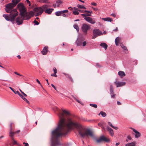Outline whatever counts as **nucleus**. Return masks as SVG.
<instances>
[{
    "instance_id": "5fc2aeb1",
    "label": "nucleus",
    "mask_w": 146,
    "mask_h": 146,
    "mask_svg": "<svg viewBox=\"0 0 146 146\" xmlns=\"http://www.w3.org/2000/svg\"><path fill=\"white\" fill-rule=\"evenodd\" d=\"M127 138L129 139V140H131V137L129 136V135L127 136Z\"/></svg>"
},
{
    "instance_id": "c03bdc74",
    "label": "nucleus",
    "mask_w": 146,
    "mask_h": 146,
    "mask_svg": "<svg viewBox=\"0 0 146 146\" xmlns=\"http://www.w3.org/2000/svg\"><path fill=\"white\" fill-rule=\"evenodd\" d=\"M74 99H75V100H76L78 103L82 104L81 102H80V100H78L76 98H74Z\"/></svg>"
},
{
    "instance_id": "20e7f679",
    "label": "nucleus",
    "mask_w": 146,
    "mask_h": 146,
    "mask_svg": "<svg viewBox=\"0 0 146 146\" xmlns=\"http://www.w3.org/2000/svg\"><path fill=\"white\" fill-rule=\"evenodd\" d=\"M42 7L43 6L41 7H36L34 9L33 11L36 16L40 15L43 12L44 9Z\"/></svg>"
},
{
    "instance_id": "a18cd8bd",
    "label": "nucleus",
    "mask_w": 146,
    "mask_h": 146,
    "mask_svg": "<svg viewBox=\"0 0 146 146\" xmlns=\"http://www.w3.org/2000/svg\"><path fill=\"white\" fill-rule=\"evenodd\" d=\"M51 76H54L55 77H57V75L56 74H55V73L51 74Z\"/></svg>"
},
{
    "instance_id": "bb28decb",
    "label": "nucleus",
    "mask_w": 146,
    "mask_h": 146,
    "mask_svg": "<svg viewBox=\"0 0 146 146\" xmlns=\"http://www.w3.org/2000/svg\"><path fill=\"white\" fill-rule=\"evenodd\" d=\"M12 130H10L9 133V136L11 137V139H12V138H13V136L14 134H15L14 132H13L12 131Z\"/></svg>"
},
{
    "instance_id": "e433bc0d",
    "label": "nucleus",
    "mask_w": 146,
    "mask_h": 146,
    "mask_svg": "<svg viewBox=\"0 0 146 146\" xmlns=\"http://www.w3.org/2000/svg\"><path fill=\"white\" fill-rule=\"evenodd\" d=\"M87 44L86 42V41H84L82 43V44L83 46H86Z\"/></svg>"
},
{
    "instance_id": "4d7b16f0",
    "label": "nucleus",
    "mask_w": 146,
    "mask_h": 146,
    "mask_svg": "<svg viewBox=\"0 0 146 146\" xmlns=\"http://www.w3.org/2000/svg\"><path fill=\"white\" fill-rule=\"evenodd\" d=\"M81 15L83 17H84V18L85 17H86L85 14H81Z\"/></svg>"
},
{
    "instance_id": "f3484780",
    "label": "nucleus",
    "mask_w": 146,
    "mask_h": 146,
    "mask_svg": "<svg viewBox=\"0 0 146 146\" xmlns=\"http://www.w3.org/2000/svg\"><path fill=\"white\" fill-rule=\"evenodd\" d=\"M84 13H86L85 14L86 15V16H91V14L92 13V11H88L85 10L84 11Z\"/></svg>"
},
{
    "instance_id": "6e6552de",
    "label": "nucleus",
    "mask_w": 146,
    "mask_h": 146,
    "mask_svg": "<svg viewBox=\"0 0 146 146\" xmlns=\"http://www.w3.org/2000/svg\"><path fill=\"white\" fill-rule=\"evenodd\" d=\"M93 36L92 38L94 39L96 38L98 36H99L102 35V33L99 29H95L93 31Z\"/></svg>"
},
{
    "instance_id": "c85d7f7f",
    "label": "nucleus",
    "mask_w": 146,
    "mask_h": 146,
    "mask_svg": "<svg viewBox=\"0 0 146 146\" xmlns=\"http://www.w3.org/2000/svg\"><path fill=\"white\" fill-rule=\"evenodd\" d=\"M12 141H13V145L17 144V145H20L18 143H17V141L15 140L13 138H12Z\"/></svg>"
},
{
    "instance_id": "aec40b11",
    "label": "nucleus",
    "mask_w": 146,
    "mask_h": 146,
    "mask_svg": "<svg viewBox=\"0 0 146 146\" xmlns=\"http://www.w3.org/2000/svg\"><path fill=\"white\" fill-rule=\"evenodd\" d=\"M107 130L109 132L110 135L111 136H113V131L112 129L110 127H108Z\"/></svg>"
},
{
    "instance_id": "39448f33",
    "label": "nucleus",
    "mask_w": 146,
    "mask_h": 146,
    "mask_svg": "<svg viewBox=\"0 0 146 146\" xmlns=\"http://www.w3.org/2000/svg\"><path fill=\"white\" fill-rule=\"evenodd\" d=\"M110 140L109 139L105 137L104 136H102L100 138L95 139L96 142L98 143H100L103 141L108 142Z\"/></svg>"
},
{
    "instance_id": "1a4fd4ad",
    "label": "nucleus",
    "mask_w": 146,
    "mask_h": 146,
    "mask_svg": "<svg viewBox=\"0 0 146 146\" xmlns=\"http://www.w3.org/2000/svg\"><path fill=\"white\" fill-rule=\"evenodd\" d=\"M24 17L23 16L21 17H18L15 19V21L18 25H19L22 24L23 20H25L24 19Z\"/></svg>"
},
{
    "instance_id": "b1692460",
    "label": "nucleus",
    "mask_w": 146,
    "mask_h": 146,
    "mask_svg": "<svg viewBox=\"0 0 146 146\" xmlns=\"http://www.w3.org/2000/svg\"><path fill=\"white\" fill-rule=\"evenodd\" d=\"M64 74L65 76H66L69 78V79L72 81L73 82V80L72 78L68 74H66V73H64Z\"/></svg>"
},
{
    "instance_id": "7c9ffc66",
    "label": "nucleus",
    "mask_w": 146,
    "mask_h": 146,
    "mask_svg": "<svg viewBox=\"0 0 146 146\" xmlns=\"http://www.w3.org/2000/svg\"><path fill=\"white\" fill-rule=\"evenodd\" d=\"M73 27L75 29H76V30L78 31H79V28L78 26V25H77L74 24L73 25Z\"/></svg>"
},
{
    "instance_id": "774afa93",
    "label": "nucleus",
    "mask_w": 146,
    "mask_h": 146,
    "mask_svg": "<svg viewBox=\"0 0 146 146\" xmlns=\"http://www.w3.org/2000/svg\"><path fill=\"white\" fill-rule=\"evenodd\" d=\"M117 30H118V28H117V27H116V29H115V30H113V31H117Z\"/></svg>"
},
{
    "instance_id": "864d4df0",
    "label": "nucleus",
    "mask_w": 146,
    "mask_h": 146,
    "mask_svg": "<svg viewBox=\"0 0 146 146\" xmlns=\"http://www.w3.org/2000/svg\"><path fill=\"white\" fill-rule=\"evenodd\" d=\"M14 73H15V74H17V75H19V76H22V75H21L20 74H19V73H17V72H14Z\"/></svg>"
},
{
    "instance_id": "ddd939ff",
    "label": "nucleus",
    "mask_w": 146,
    "mask_h": 146,
    "mask_svg": "<svg viewBox=\"0 0 146 146\" xmlns=\"http://www.w3.org/2000/svg\"><path fill=\"white\" fill-rule=\"evenodd\" d=\"M114 84L116 85L117 87L122 86L125 85V83L123 82H118L115 81L114 82Z\"/></svg>"
},
{
    "instance_id": "8fccbe9b",
    "label": "nucleus",
    "mask_w": 146,
    "mask_h": 146,
    "mask_svg": "<svg viewBox=\"0 0 146 146\" xmlns=\"http://www.w3.org/2000/svg\"><path fill=\"white\" fill-rule=\"evenodd\" d=\"M19 96L21 97L22 99H23V98H24V97L23 96V95H22L21 94H20V93L19 94Z\"/></svg>"
},
{
    "instance_id": "0eeeda50",
    "label": "nucleus",
    "mask_w": 146,
    "mask_h": 146,
    "mask_svg": "<svg viewBox=\"0 0 146 146\" xmlns=\"http://www.w3.org/2000/svg\"><path fill=\"white\" fill-rule=\"evenodd\" d=\"M90 26L84 23L82 25V29L84 34L86 35L87 33L88 30L90 29Z\"/></svg>"
},
{
    "instance_id": "4be33fe9",
    "label": "nucleus",
    "mask_w": 146,
    "mask_h": 146,
    "mask_svg": "<svg viewBox=\"0 0 146 146\" xmlns=\"http://www.w3.org/2000/svg\"><path fill=\"white\" fill-rule=\"evenodd\" d=\"M100 46L104 48L105 50H106L108 47V45L105 43H102L100 44Z\"/></svg>"
},
{
    "instance_id": "412c9836",
    "label": "nucleus",
    "mask_w": 146,
    "mask_h": 146,
    "mask_svg": "<svg viewBox=\"0 0 146 146\" xmlns=\"http://www.w3.org/2000/svg\"><path fill=\"white\" fill-rule=\"evenodd\" d=\"M102 19L104 21H110V22L113 21V19L109 17H107L106 18H102Z\"/></svg>"
},
{
    "instance_id": "79ce46f5",
    "label": "nucleus",
    "mask_w": 146,
    "mask_h": 146,
    "mask_svg": "<svg viewBox=\"0 0 146 146\" xmlns=\"http://www.w3.org/2000/svg\"><path fill=\"white\" fill-rule=\"evenodd\" d=\"M36 81L40 85V86H41L42 88V85H41V84L40 83V82L37 79H36Z\"/></svg>"
},
{
    "instance_id": "4c0bfd02",
    "label": "nucleus",
    "mask_w": 146,
    "mask_h": 146,
    "mask_svg": "<svg viewBox=\"0 0 146 146\" xmlns=\"http://www.w3.org/2000/svg\"><path fill=\"white\" fill-rule=\"evenodd\" d=\"M13 123L12 122H10V130H12V125L13 124Z\"/></svg>"
},
{
    "instance_id": "052dcab7",
    "label": "nucleus",
    "mask_w": 146,
    "mask_h": 146,
    "mask_svg": "<svg viewBox=\"0 0 146 146\" xmlns=\"http://www.w3.org/2000/svg\"><path fill=\"white\" fill-rule=\"evenodd\" d=\"M20 131L19 130H18L14 132V133H15V134L16 133H18L20 132Z\"/></svg>"
},
{
    "instance_id": "72a5a7b5",
    "label": "nucleus",
    "mask_w": 146,
    "mask_h": 146,
    "mask_svg": "<svg viewBox=\"0 0 146 146\" xmlns=\"http://www.w3.org/2000/svg\"><path fill=\"white\" fill-rule=\"evenodd\" d=\"M73 14L74 15H78L79 14V13L78 11H73Z\"/></svg>"
},
{
    "instance_id": "cd10ccee",
    "label": "nucleus",
    "mask_w": 146,
    "mask_h": 146,
    "mask_svg": "<svg viewBox=\"0 0 146 146\" xmlns=\"http://www.w3.org/2000/svg\"><path fill=\"white\" fill-rule=\"evenodd\" d=\"M62 3V1H61L60 0H57L56 4H55V5L57 7H59Z\"/></svg>"
},
{
    "instance_id": "bf43d9fd",
    "label": "nucleus",
    "mask_w": 146,
    "mask_h": 146,
    "mask_svg": "<svg viewBox=\"0 0 146 146\" xmlns=\"http://www.w3.org/2000/svg\"><path fill=\"white\" fill-rule=\"evenodd\" d=\"M78 11L81 12V13H84V11L83 10H78Z\"/></svg>"
},
{
    "instance_id": "37998d69",
    "label": "nucleus",
    "mask_w": 146,
    "mask_h": 146,
    "mask_svg": "<svg viewBox=\"0 0 146 146\" xmlns=\"http://www.w3.org/2000/svg\"><path fill=\"white\" fill-rule=\"evenodd\" d=\"M66 13H62V15L61 16H62L63 17H66V14H65Z\"/></svg>"
},
{
    "instance_id": "e2e57ef3",
    "label": "nucleus",
    "mask_w": 146,
    "mask_h": 146,
    "mask_svg": "<svg viewBox=\"0 0 146 146\" xmlns=\"http://www.w3.org/2000/svg\"><path fill=\"white\" fill-rule=\"evenodd\" d=\"M111 15L113 17H115L116 16V15L115 14H111Z\"/></svg>"
},
{
    "instance_id": "393cba45",
    "label": "nucleus",
    "mask_w": 146,
    "mask_h": 146,
    "mask_svg": "<svg viewBox=\"0 0 146 146\" xmlns=\"http://www.w3.org/2000/svg\"><path fill=\"white\" fill-rule=\"evenodd\" d=\"M108 124L112 128H113V129L116 130H117L118 129V128L117 127L114 126L113 125L112 123L110 122H108Z\"/></svg>"
},
{
    "instance_id": "423d86ee",
    "label": "nucleus",
    "mask_w": 146,
    "mask_h": 146,
    "mask_svg": "<svg viewBox=\"0 0 146 146\" xmlns=\"http://www.w3.org/2000/svg\"><path fill=\"white\" fill-rule=\"evenodd\" d=\"M42 8L44 9V11L48 14H50L54 10V9L52 8H49V6L47 5H43Z\"/></svg>"
},
{
    "instance_id": "7ed1b4c3",
    "label": "nucleus",
    "mask_w": 146,
    "mask_h": 146,
    "mask_svg": "<svg viewBox=\"0 0 146 146\" xmlns=\"http://www.w3.org/2000/svg\"><path fill=\"white\" fill-rule=\"evenodd\" d=\"M17 7L20 12V15L23 17L25 20L31 18V17L27 12L26 9L22 3H20L18 4Z\"/></svg>"
},
{
    "instance_id": "2f4dec72",
    "label": "nucleus",
    "mask_w": 146,
    "mask_h": 146,
    "mask_svg": "<svg viewBox=\"0 0 146 146\" xmlns=\"http://www.w3.org/2000/svg\"><path fill=\"white\" fill-rule=\"evenodd\" d=\"M120 46L121 47L123 48L124 50H127V47L124 46L123 44H121Z\"/></svg>"
},
{
    "instance_id": "0e129e2a",
    "label": "nucleus",
    "mask_w": 146,
    "mask_h": 146,
    "mask_svg": "<svg viewBox=\"0 0 146 146\" xmlns=\"http://www.w3.org/2000/svg\"><path fill=\"white\" fill-rule=\"evenodd\" d=\"M23 94L24 96H25V97H27V95L26 94H25V93H24V92H23V93L22 94Z\"/></svg>"
},
{
    "instance_id": "5701e85b",
    "label": "nucleus",
    "mask_w": 146,
    "mask_h": 146,
    "mask_svg": "<svg viewBox=\"0 0 146 146\" xmlns=\"http://www.w3.org/2000/svg\"><path fill=\"white\" fill-rule=\"evenodd\" d=\"M118 75L121 77H123L125 76V74L123 71H120L118 72Z\"/></svg>"
},
{
    "instance_id": "680f3d73",
    "label": "nucleus",
    "mask_w": 146,
    "mask_h": 146,
    "mask_svg": "<svg viewBox=\"0 0 146 146\" xmlns=\"http://www.w3.org/2000/svg\"><path fill=\"white\" fill-rule=\"evenodd\" d=\"M98 125L100 127H102V124L101 123H99L98 124Z\"/></svg>"
},
{
    "instance_id": "f8f14e48",
    "label": "nucleus",
    "mask_w": 146,
    "mask_h": 146,
    "mask_svg": "<svg viewBox=\"0 0 146 146\" xmlns=\"http://www.w3.org/2000/svg\"><path fill=\"white\" fill-rule=\"evenodd\" d=\"M133 131L135 133V138H137L141 136V134L136 130L132 127H130Z\"/></svg>"
},
{
    "instance_id": "338daca9",
    "label": "nucleus",
    "mask_w": 146,
    "mask_h": 146,
    "mask_svg": "<svg viewBox=\"0 0 146 146\" xmlns=\"http://www.w3.org/2000/svg\"><path fill=\"white\" fill-rule=\"evenodd\" d=\"M17 57L19 59H20L21 58V57L20 55H18Z\"/></svg>"
},
{
    "instance_id": "a878e982",
    "label": "nucleus",
    "mask_w": 146,
    "mask_h": 146,
    "mask_svg": "<svg viewBox=\"0 0 146 146\" xmlns=\"http://www.w3.org/2000/svg\"><path fill=\"white\" fill-rule=\"evenodd\" d=\"M100 114L103 117H105L106 116V113L103 111H101L100 113L98 114V115H100Z\"/></svg>"
},
{
    "instance_id": "69168bd1",
    "label": "nucleus",
    "mask_w": 146,
    "mask_h": 146,
    "mask_svg": "<svg viewBox=\"0 0 146 146\" xmlns=\"http://www.w3.org/2000/svg\"><path fill=\"white\" fill-rule=\"evenodd\" d=\"M119 144V142H118V143H116V144H115V145L117 146H118Z\"/></svg>"
},
{
    "instance_id": "c756f323",
    "label": "nucleus",
    "mask_w": 146,
    "mask_h": 146,
    "mask_svg": "<svg viewBox=\"0 0 146 146\" xmlns=\"http://www.w3.org/2000/svg\"><path fill=\"white\" fill-rule=\"evenodd\" d=\"M38 1L40 3H49L47 0H38Z\"/></svg>"
},
{
    "instance_id": "603ef678",
    "label": "nucleus",
    "mask_w": 146,
    "mask_h": 146,
    "mask_svg": "<svg viewBox=\"0 0 146 146\" xmlns=\"http://www.w3.org/2000/svg\"><path fill=\"white\" fill-rule=\"evenodd\" d=\"M15 94H17L18 95L20 94V92L18 91H15V93H14Z\"/></svg>"
},
{
    "instance_id": "de8ad7c7",
    "label": "nucleus",
    "mask_w": 146,
    "mask_h": 146,
    "mask_svg": "<svg viewBox=\"0 0 146 146\" xmlns=\"http://www.w3.org/2000/svg\"><path fill=\"white\" fill-rule=\"evenodd\" d=\"M23 144L25 145V146H28L29 144L27 143H26L25 142H24L23 143Z\"/></svg>"
},
{
    "instance_id": "a19ab883",
    "label": "nucleus",
    "mask_w": 146,
    "mask_h": 146,
    "mask_svg": "<svg viewBox=\"0 0 146 146\" xmlns=\"http://www.w3.org/2000/svg\"><path fill=\"white\" fill-rule=\"evenodd\" d=\"M23 99L27 103L29 104V101L25 98H23Z\"/></svg>"
},
{
    "instance_id": "dca6fc26",
    "label": "nucleus",
    "mask_w": 146,
    "mask_h": 146,
    "mask_svg": "<svg viewBox=\"0 0 146 146\" xmlns=\"http://www.w3.org/2000/svg\"><path fill=\"white\" fill-rule=\"evenodd\" d=\"M76 44L78 46H80L82 45V40L80 38H78L75 42Z\"/></svg>"
},
{
    "instance_id": "f704fd0d",
    "label": "nucleus",
    "mask_w": 146,
    "mask_h": 146,
    "mask_svg": "<svg viewBox=\"0 0 146 146\" xmlns=\"http://www.w3.org/2000/svg\"><path fill=\"white\" fill-rule=\"evenodd\" d=\"M25 3L27 5H28L29 6H30L31 5L30 2L29 0H26L25 1Z\"/></svg>"
},
{
    "instance_id": "49530a36",
    "label": "nucleus",
    "mask_w": 146,
    "mask_h": 146,
    "mask_svg": "<svg viewBox=\"0 0 146 146\" xmlns=\"http://www.w3.org/2000/svg\"><path fill=\"white\" fill-rule=\"evenodd\" d=\"M9 88L11 90L14 92L15 93V91L14 90V89L12 88L11 87H9Z\"/></svg>"
},
{
    "instance_id": "9b49d317",
    "label": "nucleus",
    "mask_w": 146,
    "mask_h": 146,
    "mask_svg": "<svg viewBox=\"0 0 146 146\" xmlns=\"http://www.w3.org/2000/svg\"><path fill=\"white\" fill-rule=\"evenodd\" d=\"M110 92L111 97L112 98H114L115 94L114 93L113 87L112 85H110Z\"/></svg>"
},
{
    "instance_id": "a211bd4d",
    "label": "nucleus",
    "mask_w": 146,
    "mask_h": 146,
    "mask_svg": "<svg viewBox=\"0 0 146 146\" xmlns=\"http://www.w3.org/2000/svg\"><path fill=\"white\" fill-rule=\"evenodd\" d=\"M136 144V142L134 141L132 142L126 144L125 145V146H135Z\"/></svg>"
},
{
    "instance_id": "6e6d98bb",
    "label": "nucleus",
    "mask_w": 146,
    "mask_h": 146,
    "mask_svg": "<svg viewBox=\"0 0 146 146\" xmlns=\"http://www.w3.org/2000/svg\"><path fill=\"white\" fill-rule=\"evenodd\" d=\"M92 5L94 6H96L97 5V4L94 2L92 3H91Z\"/></svg>"
},
{
    "instance_id": "2eb2a0df",
    "label": "nucleus",
    "mask_w": 146,
    "mask_h": 146,
    "mask_svg": "<svg viewBox=\"0 0 146 146\" xmlns=\"http://www.w3.org/2000/svg\"><path fill=\"white\" fill-rule=\"evenodd\" d=\"M68 11L67 10H64L62 11H58L55 13V15L57 16H61L62 13H68Z\"/></svg>"
},
{
    "instance_id": "09e8293b",
    "label": "nucleus",
    "mask_w": 146,
    "mask_h": 146,
    "mask_svg": "<svg viewBox=\"0 0 146 146\" xmlns=\"http://www.w3.org/2000/svg\"><path fill=\"white\" fill-rule=\"evenodd\" d=\"M51 86H52V87H53L55 89V90H57L56 88L54 86L53 84H51Z\"/></svg>"
},
{
    "instance_id": "ea45409f",
    "label": "nucleus",
    "mask_w": 146,
    "mask_h": 146,
    "mask_svg": "<svg viewBox=\"0 0 146 146\" xmlns=\"http://www.w3.org/2000/svg\"><path fill=\"white\" fill-rule=\"evenodd\" d=\"M83 6L78 4L77 5V7L79 8L82 9Z\"/></svg>"
},
{
    "instance_id": "9d476101",
    "label": "nucleus",
    "mask_w": 146,
    "mask_h": 146,
    "mask_svg": "<svg viewBox=\"0 0 146 146\" xmlns=\"http://www.w3.org/2000/svg\"><path fill=\"white\" fill-rule=\"evenodd\" d=\"M84 19L86 21L92 24H94L96 23V21L94 18L88 17H85Z\"/></svg>"
},
{
    "instance_id": "58836bf2",
    "label": "nucleus",
    "mask_w": 146,
    "mask_h": 146,
    "mask_svg": "<svg viewBox=\"0 0 146 146\" xmlns=\"http://www.w3.org/2000/svg\"><path fill=\"white\" fill-rule=\"evenodd\" d=\"M33 23L36 25H38L39 24V23H38L37 21L36 20H34L33 21Z\"/></svg>"
},
{
    "instance_id": "473e14b6",
    "label": "nucleus",
    "mask_w": 146,
    "mask_h": 146,
    "mask_svg": "<svg viewBox=\"0 0 146 146\" xmlns=\"http://www.w3.org/2000/svg\"><path fill=\"white\" fill-rule=\"evenodd\" d=\"M90 106L92 107H93L95 108H96L97 107V105L96 104H90Z\"/></svg>"
},
{
    "instance_id": "13d9d810",
    "label": "nucleus",
    "mask_w": 146,
    "mask_h": 146,
    "mask_svg": "<svg viewBox=\"0 0 146 146\" xmlns=\"http://www.w3.org/2000/svg\"><path fill=\"white\" fill-rule=\"evenodd\" d=\"M117 104L118 105H120L121 104V103L119 102V101L117 102Z\"/></svg>"
},
{
    "instance_id": "c9c22d12",
    "label": "nucleus",
    "mask_w": 146,
    "mask_h": 146,
    "mask_svg": "<svg viewBox=\"0 0 146 146\" xmlns=\"http://www.w3.org/2000/svg\"><path fill=\"white\" fill-rule=\"evenodd\" d=\"M53 70L54 73H55V74H56L57 72V70L56 68L55 67H54L53 68Z\"/></svg>"
},
{
    "instance_id": "f257e3e1",
    "label": "nucleus",
    "mask_w": 146,
    "mask_h": 146,
    "mask_svg": "<svg viewBox=\"0 0 146 146\" xmlns=\"http://www.w3.org/2000/svg\"><path fill=\"white\" fill-rule=\"evenodd\" d=\"M54 110L56 112H58L60 120L58 127L52 132L51 146H57L59 145L60 137L66 135L70 130L74 128L77 130L79 135L84 138L86 136L88 138L89 136L92 138L94 137L92 132L89 129L85 131L80 124L72 118L71 115L69 112L63 109L61 111L56 107L54 108Z\"/></svg>"
},
{
    "instance_id": "6ab92c4d",
    "label": "nucleus",
    "mask_w": 146,
    "mask_h": 146,
    "mask_svg": "<svg viewBox=\"0 0 146 146\" xmlns=\"http://www.w3.org/2000/svg\"><path fill=\"white\" fill-rule=\"evenodd\" d=\"M121 38L119 37H117L115 40V42L116 45H118Z\"/></svg>"
},
{
    "instance_id": "3c124183",
    "label": "nucleus",
    "mask_w": 146,
    "mask_h": 146,
    "mask_svg": "<svg viewBox=\"0 0 146 146\" xmlns=\"http://www.w3.org/2000/svg\"><path fill=\"white\" fill-rule=\"evenodd\" d=\"M19 96L21 97L22 99H23V98H24V97L23 96V95H22L21 94H20V93L19 94Z\"/></svg>"
},
{
    "instance_id": "4468645a",
    "label": "nucleus",
    "mask_w": 146,
    "mask_h": 146,
    "mask_svg": "<svg viewBox=\"0 0 146 146\" xmlns=\"http://www.w3.org/2000/svg\"><path fill=\"white\" fill-rule=\"evenodd\" d=\"M48 47L47 46H45L41 51L42 54L43 55H46L48 51Z\"/></svg>"
},
{
    "instance_id": "f03ea898",
    "label": "nucleus",
    "mask_w": 146,
    "mask_h": 146,
    "mask_svg": "<svg viewBox=\"0 0 146 146\" xmlns=\"http://www.w3.org/2000/svg\"><path fill=\"white\" fill-rule=\"evenodd\" d=\"M20 0H12V3H10L5 5V10L7 13H10V15L3 14V17L7 21H10L12 23H14L16 17L18 15V12L16 9L11 10L15 7Z\"/></svg>"
}]
</instances>
